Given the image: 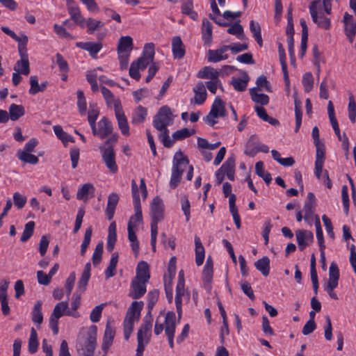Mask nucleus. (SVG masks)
<instances>
[{"instance_id":"obj_33","label":"nucleus","mask_w":356,"mask_h":356,"mask_svg":"<svg viewBox=\"0 0 356 356\" xmlns=\"http://www.w3.org/2000/svg\"><path fill=\"white\" fill-rule=\"evenodd\" d=\"M332 127L338 139L342 142V148L345 152L346 157H348L349 153V141L348 137L346 136L345 133H343V135L341 134L338 122L333 123L332 124Z\"/></svg>"},{"instance_id":"obj_10","label":"nucleus","mask_w":356,"mask_h":356,"mask_svg":"<svg viewBox=\"0 0 356 356\" xmlns=\"http://www.w3.org/2000/svg\"><path fill=\"white\" fill-rule=\"evenodd\" d=\"M339 279V270L334 262L330 264L329 268V280L327 286L325 287V291L328 293L330 297L334 300H337V295L334 292V289L338 286Z\"/></svg>"},{"instance_id":"obj_63","label":"nucleus","mask_w":356,"mask_h":356,"mask_svg":"<svg viewBox=\"0 0 356 356\" xmlns=\"http://www.w3.org/2000/svg\"><path fill=\"white\" fill-rule=\"evenodd\" d=\"M99 113V112L96 105L90 106L88 120L90 127H94V125L96 124V120L97 119Z\"/></svg>"},{"instance_id":"obj_53","label":"nucleus","mask_w":356,"mask_h":356,"mask_svg":"<svg viewBox=\"0 0 356 356\" xmlns=\"http://www.w3.org/2000/svg\"><path fill=\"white\" fill-rule=\"evenodd\" d=\"M263 166V162L258 161L255 165V172L257 175L263 178L266 184L268 185L271 181L272 177L270 173L264 171Z\"/></svg>"},{"instance_id":"obj_34","label":"nucleus","mask_w":356,"mask_h":356,"mask_svg":"<svg viewBox=\"0 0 356 356\" xmlns=\"http://www.w3.org/2000/svg\"><path fill=\"white\" fill-rule=\"evenodd\" d=\"M147 115V108L142 106H138L133 113L131 123L134 124H141L145 121Z\"/></svg>"},{"instance_id":"obj_9","label":"nucleus","mask_w":356,"mask_h":356,"mask_svg":"<svg viewBox=\"0 0 356 356\" xmlns=\"http://www.w3.org/2000/svg\"><path fill=\"white\" fill-rule=\"evenodd\" d=\"M143 302H133L124 321V330L133 332L134 321H138L143 307Z\"/></svg>"},{"instance_id":"obj_30","label":"nucleus","mask_w":356,"mask_h":356,"mask_svg":"<svg viewBox=\"0 0 356 356\" xmlns=\"http://www.w3.org/2000/svg\"><path fill=\"white\" fill-rule=\"evenodd\" d=\"M115 113L116 118L118 120V127H119V129H120L122 134L124 135H129V127L128 125L127 118L124 115V113L122 111V108L116 111Z\"/></svg>"},{"instance_id":"obj_61","label":"nucleus","mask_w":356,"mask_h":356,"mask_svg":"<svg viewBox=\"0 0 356 356\" xmlns=\"http://www.w3.org/2000/svg\"><path fill=\"white\" fill-rule=\"evenodd\" d=\"M302 85L305 92H309L312 90L314 86V78L310 72L304 74L302 76Z\"/></svg>"},{"instance_id":"obj_57","label":"nucleus","mask_w":356,"mask_h":356,"mask_svg":"<svg viewBox=\"0 0 356 356\" xmlns=\"http://www.w3.org/2000/svg\"><path fill=\"white\" fill-rule=\"evenodd\" d=\"M92 234V227H89L87 228L85 232L84 238L82 242L81 246V255L83 256L87 250V248L90 244L91 236Z\"/></svg>"},{"instance_id":"obj_59","label":"nucleus","mask_w":356,"mask_h":356,"mask_svg":"<svg viewBox=\"0 0 356 356\" xmlns=\"http://www.w3.org/2000/svg\"><path fill=\"white\" fill-rule=\"evenodd\" d=\"M86 23L88 27L87 32L89 34L93 33L95 31L99 30L104 25L101 21L96 20L91 17L88 18L86 21Z\"/></svg>"},{"instance_id":"obj_23","label":"nucleus","mask_w":356,"mask_h":356,"mask_svg":"<svg viewBox=\"0 0 356 356\" xmlns=\"http://www.w3.org/2000/svg\"><path fill=\"white\" fill-rule=\"evenodd\" d=\"M316 205V199L313 193L309 192L307 194V200L305 202L303 211L305 212L304 218L308 220L314 214V208Z\"/></svg>"},{"instance_id":"obj_31","label":"nucleus","mask_w":356,"mask_h":356,"mask_svg":"<svg viewBox=\"0 0 356 356\" xmlns=\"http://www.w3.org/2000/svg\"><path fill=\"white\" fill-rule=\"evenodd\" d=\"M9 119L16 121L25 114L24 107L22 105L12 104L8 108Z\"/></svg>"},{"instance_id":"obj_15","label":"nucleus","mask_w":356,"mask_h":356,"mask_svg":"<svg viewBox=\"0 0 356 356\" xmlns=\"http://www.w3.org/2000/svg\"><path fill=\"white\" fill-rule=\"evenodd\" d=\"M316 152L315 175L317 179L321 178L323 172V167L325 161V145L323 143L314 144Z\"/></svg>"},{"instance_id":"obj_28","label":"nucleus","mask_w":356,"mask_h":356,"mask_svg":"<svg viewBox=\"0 0 356 356\" xmlns=\"http://www.w3.org/2000/svg\"><path fill=\"white\" fill-rule=\"evenodd\" d=\"M195 92L194 102L197 104H202L204 102L207 98V91L205 85L202 82L197 83L193 88Z\"/></svg>"},{"instance_id":"obj_35","label":"nucleus","mask_w":356,"mask_h":356,"mask_svg":"<svg viewBox=\"0 0 356 356\" xmlns=\"http://www.w3.org/2000/svg\"><path fill=\"white\" fill-rule=\"evenodd\" d=\"M152 316L151 314L147 313L143 319V323L138 331L137 337H140L143 338V334L147 337V333L151 331L152 327Z\"/></svg>"},{"instance_id":"obj_32","label":"nucleus","mask_w":356,"mask_h":356,"mask_svg":"<svg viewBox=\"0 0 356 356\" xmlns=\"http://www.w3.org/2000/svg\"><path fill=\"white\" fill-rule=\"evenodd\" d=\"M300 26L302 27V38L300 45V56L303 57L305 54L307 47V40H308V28L306 22L304 19H301L300 21Z\"/></svg>"},{"instance_id":"obj_1","label":"nucleus","mask_w":356,"mask_h":356,"mask_svg":"<svg viewBox=\"0 0 356 356\" xmlns=\"http://www.w3.org/2000/svg\"><path fill=\"white\" fill-rule=\"evenodd\" d=\"M189 161L188 158L181 152L175 153L172 167V175L170 181V187L172 189L176 188L181 181L184 171L188 168L187 172V179L191 180L193 173V167L188 165Z\"/></svg>"},{"instance_id":"obj_62","label":"nucleus","mask_w":356,"mask_h":356,"mask_svg":"<svg viewBox=\"0 0 356 356\" xmlns=\"http://www.w3.org/2000/svg\"><path fill=\"white\" fill-rule=\"evenodd\" d=\"M159 291L156 289L152 290L149 291L147 294L148 298V313L151 314V311L152 310L154 305L157 302L159 299Z\"/></svg>"},{"instance_id":"obj_21","label":"nucleus","mask_w":356,"mask_h":356,"mask_svg":"<svg viewBox=\"0 0 356 356\" xmlns=\"http://www.w3.org/2000/svg\"><path fill=\"white\" fill-rule=\"evenodd\" d=\"M77 47L83 49L84 50L88 51L90 53V55L93 58H96L97 54L101 50L102 48V44L101 42H76V44Z\"/></svg>"},{"instance_id":"obj_5","label":"nucleus","mask_w":356,"mask_h":356,"mask_svg":"<svg viewBox=\"0 0 356 356\" xmlns=\"http://www.w3.org/2000/svg\"><path fill=\"white\" fill-rule=\"evenodd\" d=\"M67 301L58 302L54 307L49 318V326L53 332L57 334L58 332V319L63 315L76 316L72 311L69 309Z\"/></svg>"},{"instance_id":"obj_51","label":"nucleus","mask_w":356,"mask_h":356,"mask_svg":"<svg viewBox=\"0 0 356 356\" xmlns=\"http://www.w3.org/2000/svg\"><path fill=\"white\" fill-rule=\"evenodd\" d=\"M41 309L42 302L39 300L35 304L32 312V321L39 325H40L43 321V316Z\"/></svg>"},{"instance_id":"obj_39","label":"nucleus","mask_w":356,"mask_h":356,"mask_svg":"<svg viewBox=\"0 0 356 356\" xmlns=\"http://www.w3.org/2000/svg\"><path fill=\"white\" fill-rule=\"evenodd\" d=\"M181 13L184 15H188L193 20H196L197 19V13L193 10V0H182Z\"/></svg>"},{"instance_id":"obj_49","label":"nucleus","mask_w":356,"mask_h":356,"mask_svg":"<svg viewBox=\"0 0 356 356\" xmlns=\"http://www.w3.org/2000/svg\"><path fill=\"white\" fill-rule=\"evenodd\" d=\"M95 188L91 184H85L82 186V187L78 191L76 194V197L79 200H82L83 201H86L88 199V194L90 192L94 193Z\"/></svg>"},{"instance_id":"obj_24","label":"nucleus","mask_w":356,"mask_h":356,"mask_svg":"<svg viewBox=\"0 0 356 356\" xmlns=\"http://www.w3.org/2000/svg\"><path fill=\"white\" fill-rule=\"evenodd\" d=\"M220 72L211 66H205L201 69L197 76L200 79H209L213 81L219 79Z\"/></svg>"},{"instance_id":"obj_20","label":"nucleus","mask_w":356,"mask_h":356,"mask_svg":"<svg viewBox=\"0 0 356 356\" xmlns=\"http://www.w3.org/2000/svg\"><path fill=\"white\" fill-rule=\"evenodd\" d=\"M228 51L227 45H223L216 50H209L208 51V60L209 62L217 63L222 60H225L228 58L225 53Z\"/></svg>"},{"instance_id":"obj_48","label":"nucleus","mask_w":356,"mask_h":356,"mask_svg":"<svg viewBox=\"0 0 356 356\" xmlns=\"http://www.w3.org/2000/svg\"><path fill=\"white\" fill-rule=\"evenodd\" d=\"M54 133L56 135V136L60 140H62L64 145H66V143L68 142L74 143V140L73 137L72 136L69 135L68 134H67L66 132H65L60 126H59V125L54 126Z\"/></svg>"},{"instance_id":"obj_16","label":"nucleus","mask_w":356,"mask_h":356,"mask_svg":"<svg viewBox=\"0 0 356 356\" xmlns=\"http://www.w3.org/2000/svg\"><path fill=\"white\" fill-rule=\"evenodd\" d=\"M152 220L161 221L163 218V204L159 197H155L151 203Z\"/></svg>"},{"instance_id":"obj_27","label":"nucleus","mask_w":356,"mask_h":356,"mask_svg":"<svg viewBox=\"0 0 356 356\" xmlns=\"http://www.w3.org/2000/svg\"><path fill=\"white\" fill-rule=\"evenodd\" d=\"M115 334V332L114 329L111 326L110 323L108 322L106 326L102 343V350L106 352L108 348L111 346Z\"/></svg>"},{"instance_id":"obj_56","label":"nucleus","mask_w":356,"mask_h":356,"mask_svg":"<svg viewBox=\"0 0 356 356\" xmlns=\"http://www.w3.org/2000/svg\"><path fill=\"white\" fill-rule=\"evenodd\" d=\"M34 227L35 222L33 221H30L25 225L24 232L20 238L21 241L26 242L31 238L33 234Z\"/></svg>"},{"instance_id":"obj_41","label":"nucleus","mask_w":356,"mask_h":356,"mask_svg":"<svg viewBox=\"0 0 356 356\" xmlns=\"http://www.w3.org/2000/svg\"><path fill=\"white\" fill-rule=\"evenodd\" d=\"M184 296H185V286L180 287V289L179 286H176L175 305L178 320H180L181 318L182 298Z\"/></svg>"},{"instance_id":"obj_42","label":"nucleus","mask_w":356,"mask_h":356,"mask_svg":"<svg viewBox=\"0 0 356 356\" xmlns=\"http://www.w3.org/2000/svg\"><path fill=\"white\" fill-rule=\"evenodd\" d=\"M202 40L205 44H209L212 39V25L207 19L202 20Z\"/></svg>"},{"instance_id":"obj_37","label":"nucleus","mask_w":356,"mask_h":356,"mask_svg":"<svg viewBox=\"0 0 356 356\" xmlns=\"http://www.w3.org/2000/svg\"><path fill=\"white\" fill-rule=\"evenodd\" d=\"M295 103V115H296V128L295 132L297 133L302 123V111H301V102L298 99L297 92H295L293 95Z\"/></svg>"},{"instance_id":"obj_7","label":"nucleus","mask_w":356,"mask_h":356,"mask_svg":"<svg viewBox=\"0 0 356 356\" xmlns=\"http://www.w3.org/2000/svg\"><path fill=\"white\" fill-rule=\"evenodd\" d=\"M309 12L313 22L321 29L328 30L330 29L331 22L329 17H327L321 11L320 0L313 1L309 6Z\"/></svg>"},{"instance_id":"obj_13","label":"nucleus","mask_w":356,"mask_h":356,"mask_svg":"<svg viewBox=\"0 0 356 356\" xmlns=\"http://www.w3.org/2000/svg\"><path fill=\"white\" fill-rule=\"evenodd\" d=\"M176 327V316L173 312H169L165 316V332L171 348L174 346L173 339Z\"/></svg>"},{"instance_id":"obj_3","label":"nucleus","mask_w":356,"mask_h":356,"mask_svg":"<svg viewBox=\"0 0 356 356\" xmlns=\"http://www.w3.org/2000/svg\"><path fill=\"white\" fill-rule=\"evenodd\" d=\"M97 346V327L91 326L87 333V337L76 343V350L79 356H94Z\"/></svg>"},{"instance_id":"obj_17","label":"nucleus","mask_w":356,"mask_h":356,"mask_svg":"<svg viewBox=\"0 0 356 356\" xmlns=\"http://www.w3.org/2000/svg\"><path fill=\"white\" fill-rule=\"evenodd\" d=\"M343 22L344 23L346 35L350 42H353L354 36L356 34V22L353 16L346 13L343 16Z\"/></svg>"},{"instance_id":"obj_60","label":"nucleus","mask_w":356,"mask_h":356,"mask_svg":"<svg viewBox=\"0 0 356 356\" xmlns=\"http://www.w3.org/2000/svg\"><path fill=\"white\" fill-rule=\"evenodd\" d=\"M18 158L24 163L37 164L39 161L38 156L31 153L17 152Z\"/></svg>"},{"instance_id":"obj_55","label":"nucleus","mask_w":356,"mask_h":356,"mask_svg":"<svg viewBox=\"0 0 356 356\" xmlns=\"http://www.w3.org/2000/svg\"><path fill=\"white\" fill-rule=\"evenodd\" d=\"M227 33L236 35L240 40H244L245 38L243 28L238 22L234 23V24L230 26L227 29Z\"/></svg>"},{"instance_id":"obj_43","label":"nucleus","mask_w":356,"mask_h":356,"mask_svg":"<svg viewBox=\"0 0 356 356\" xmlns=\"http://www.w3.org/2000/svg\"><path fill=\"white\" fill-rule=\"evenodd\" d=\"M257 88H253L250 90V95L251 96L252 100L257 104H260L261 105H266L269 102V97L267 95L265 94H259L257 93Z\"/></svg>"},{"instance_id":"obj_45","label":"nucleus","mask_w":356,"mask_h":356,"mask_svg":"<svg viewBox=\"0 0 356 356\" xmlns=\"http://www.w3.org/2000/svg\"><path fill=\"white\" fill-rule=\"evenodd\" d=\"M134 227L131 225H127L128 230V238L131 242V246L135 255H138L139 252V243L137 239V236L134 230Z\"/></svg>"},{"instance_id":"obj_52","label":"nucleus","mask_w":356,"mask_h":356,"mask_svg":"<svg viewBox=\"0 0 356 356\" xmlns=\"http://www.w3.org/2000/svg\"><path fill=\"white\" fill-rule=\"evenodd\" d=\"M250 29L258 44L261 47L263 44V41L261 34L260 25L258 23L254 22L253 20H251L250 22Z\"/></svg>"},{"instance_id":"obj_2","label":"nucleus","mask_w":356,"mask_h":356,"mask_svg":"<svg viewBox=\"0 0 356 356\" xmlns=\"http://www.w3.org/2000/svg\"><path fill=\"white\" fill-rule=\"evenodd\" d=\"M118 138V135L113 134L99 147L102 160L107 168L112 173H115L118 171V165L115 162V154L113 148V146L117 143Z\"/></svg>"},{"instance_id":"obj_26","label":"nucleus","mask_w":356,"mask_h":356,"mask_svg":"<svg viewBox=\"0 0 356 356\" xmlns=\"http://www.w3.org/2000/svg\"><path fill=\"white\" fill-rule=\"evenodd\" d=\"M119 201V196L117 193H113L108 197V203L106 209L107 218L111 220L114 216L115 207Z\"/></svg>"},{"instance_id":"obj_40","label":"nucleus","mask_w":356,"mask_h":356,"mask_svg":"<svg viewBox=\"0 0 356 356\" xmlns=\"http://www.w3.org/2000/svg\"><path fill=\"white\" fill-rule=\"evenodd\" d=\"M249 79L247 72H244L243 79L232 78L231 83L236 90L242 92L246 89Z\"/></svg>"},{"instance_id":"obj_4","label":"nucleus","mask_w":356,"mask_h":356,"mask_svg":"<svg viewBox=\"0 0 356 356\" xmlns=\"http://www.w3.org/2000/svg\"><path fill=\"white\" fill-rule=\"evenodd\" d=\"M90 270L91 264L88 262L85 265L83 271L82 272L81 276L78 282L77 291L72 296L70 310L74 313L79 308L81 304V294L85 291L86 287L88 285V282L90 277Z\"/></svg>"},{"instance_id":"obj_8","label":"nucleus","mask_w":356,"mask_h":356,"mask_svg":"<svg viewBox=\"0 0 356 356\" xmlns=\"http://www.w3.org/2000/svg\"><path fill=\"white\" fill-rule=\"evenodd\" d=\"M225 115V104L219 97H216L211 106L210 112L203 118V120L209 126L213 127L218 122L216 119L218 117H224Z\"/></svg>"},{"instance_id":"obj_6","label":"nucleus","mask_w":356,"mask_h":356,"mask_svg":"<svg viewBox=\"0 0 356 356\" xmlns=\"http://www.w3.org/2000/svg\"><path fill=\"white\" fill-rule=\"evenodd\" d=\"M173 115L168 106H163L159 109L154 115L153 125L159 131L168 130V126L172 124Z\"/></svg>"},{"instance_id":"obj_36","label":"nucleus","mask_w":356,"mask_h":356,"mask_svg":"<svg viewBox=\"0 0 356 356\" xmlns=\"http://www.w3.org/2000/svg\"><path fill=\"white\" fill-rule=\"evenodd\" d=\"M195 263L197 266H201L204 259V248L202 244L200 238L195 236Z\"/></svg>"},{"instance_id":"obj_18","label":"nucleus","mask_w":356,"mask_h":356,"mask_svg":"<svg viewBox=\"0 0 356 356\" xmlns=\"http://www.w3.org/2000/svg\"><path fill=\"white\" fill-rule=\"evenodd\" d=\"M146 282L133 280L129 296L133 299H138L146 293Z\"/></svg>"},{"instance_id":"obj_44","label":"nucleus","mask_w":356,"mask_h":356,"mask_svg":"<svg viewBox=\"0 0 356 356\" xmlns=\"http://www.w3.org/2000/svg\"><path fill=\"white\" fill-rule=\"evenodd\" d=\"M118 261V253L115 252L112 254L108 266L105 271L106 279L113 277L115 275L116 266Z\"/></svg>"},{"instance_id":"obj_50","label":"nucleus","mask_w":356,"mask_h":356,"mask_svg":"<svg viewBox=\"0 0 356 356\" xmlns=\"http://www.w3.org/2000/svg\"><path fill=\"white\" fill-rule=\"evenodd\" d=\"M14 70L22 74L28 75L30 72L29 58H22L18 60L14 67Z\"/></svg>"},{"instance_id":"obj_38","label":"nucleus","mask_w":356,"mask_h":356,"mask_svg":"<svg viewBox=\"0 0 356 356\" xmlns=\"http://www.w3.org/2000/svg\"><path fill=\"white\" fill-rule=\"evenodd\" d=\"M254 266L264 276H268L270 272V259L268 257H263L254 262Z\"/></svg>"},{"instance_id":"obj_14","label":"nucleus","mask_w":356,"mask_h":356,"mask_svg":"<svg viewBox=\"0 0 356 356\" xmlns=\"http://www.w3.org/2000/svg\"><path fill=\"white\" fill-rule=\"evenodd\" d=\"M296 241L299 249L302 251L307 246L310 245L314 241V235L311 231L298 229L296 232Z\"/></svg>"},{"instance_id":"obj_22","label":"nucleus","mask_w":356,"mask_h":356,"mask_svg":"<svg viewBox=\"0 0 356 356\" xmlns=\"http://www.w3.org/2000/svg\"><path fill=\"white\" fill-rule=\"evenodd\" d=\"M172 50L175 58L181 59L184 56L185 47L180 37L176 36L172 38Z\"/></svg>"},{"instance_id":"obj_46","label":"nucleus","mask_w":356,"mask_h":356,"mask_svg":"<svg viewBox=\"0 0 356 356\" xmlns=\"http://www.w3.org/2000/svg\"><path fill=\"white\" fill-rule=\"evenodd\" d=\"M315 226L316 229V238L318 240L320 251L322 252V257L324 258V249L325 245L324 244L323 234L321 229V222L318 216L316 217Z\"/></svg>"},{"instance_id":"obj_12","label":"nucleus","mask_w":356,"mask_h":356,"mask_svg":"<svg viewBox=\"0 0 356 356\" xmlns=\"http://www.w3.org/2000/svg\"><path fill=\"white\" fill-rule=\"evenodd\" d=\"M94 136H98L101 139L111 136L113 134V127L111 122L106 117L102 118L98 122V128L96 124L91 127Z\"/></svg>"},{"instance_id":"obj_58","label":"nucleus","mask_w":356,"mask_h":356,"mask_svg":"<svg viewBox=\"0 0 356 356\" xmlns=\"http://www.w3.org/2000/svg\"><path fill=\"white\" fill-rule=\"evenodd\" d=\"M257 90L264 89L268 92H272L271 86L266 77L264 75L259 76L256 81Z\"/></svg>"},{"instance_id":"obj_29","label":"nucleus","mask_w":356,"mask_h":356,"mask_svg":"<svg viewBox=\"0 0 356 356\" xmlns=\"http://www.w3.org/2000/svg\"><path fill=\"white\" fill-rule=\"evenodd\" d=\"M133 48V40L130 36H122L118 45V54H130Z\"/></svg>"},{"instance_id":"obj_11","label":"nucleus","mask_w":356,"mask_h":356,"mask_svg":"<svg viewBox=\"0 0 356 356\" xmlns=\"http://www.w3.org/2000/svg\"><path fill=\"white\" fill-rule=\"evenodd\" d=\"M154 57V44L152 42L147 43L144 47L142 56L134 63H136L140 70H143L149 63L153 62Z\"/></svg>"},{"instance_id":"obj_47","label":"nucleus","mask_w":356,"mask_h":356,"mask_svg":"<svg viewBox=\"0 0 356 356\" xmlns=\"http://www.w3.org/2000/svg\"><path fill=\"white\" fill-rule=\"evenodd\" d=\"M68 13L71 19L77 24L83 26L85 19L81 15L79 8L77 6H69Z\"/></svg>"},{"instance_id":"obj_54","label":"nucleus","mask_w":356,"mask_h":356,"mask_svg":"<svg viewBox=\"0 0 356 356\" xmlns=\"http://www.w3.org/2000/svg\"><path fill=\"white\" fill-rule=\"evenodd\" d=\"M38 334L35 330L32 327L31 330V335L29 339V351L31 353H35L38 348Z\"/></svg>"},{"instance_id":"obj_25","label":"nucleus","mask_w":356,"mask_h":356,"mask_svg":"<svg viewBox=\"0 0 356 356\" xmlns=\"http://www.w3.org/2000/svg\"><path fill=\"white\" fill-rule=\"evenodd\" d=\"M150 277L149 266L145 261H140L136 269V276L134 280L147 282Z\"/></svg>"},{"instance_id":"obj_64","label":"nucleus","mask_w":356,"mask_h":356,"mask_svg":"<svg viewBox=\"0 0 356 356\" xmlns=\"http://www.w3.org/2000/svg\"><path fill=\"white\" fill-rule=\"evenodd\" d=\"M194 133H195V131L193 129L190 131L187 128H183L180 130L175 131L172 134V138H174V140H183L187 137H189Z\"/></svg>"},{"instance_id":"obj_19","label":"nucleus","mask_w":356,"mask_h":356,"mask_svg":"<svg viewBox=\"0 0 356 356\" xmlns=\"http://www.w3.org/2000/svg\"><path fill=\"white\" fill-rule=\"evenodd\" d=\"M100 88L108 107H111L112 105H113L115 112L122 108L121 102L120 99H115L113 94L111 92L110 90H108L103 86H101Z\"/></svg>"}]
</instances>
